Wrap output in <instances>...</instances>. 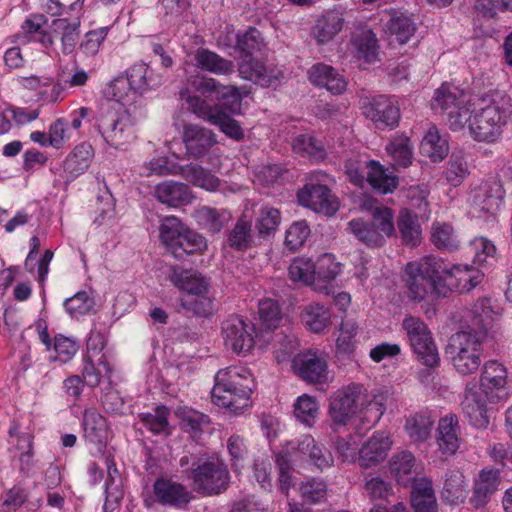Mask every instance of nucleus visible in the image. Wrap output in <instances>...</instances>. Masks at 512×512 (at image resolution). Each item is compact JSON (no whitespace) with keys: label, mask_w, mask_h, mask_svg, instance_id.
<instances>
[{"label":"nucleus","mask_w":512,"mask_h":512,"mask_svg":"<svg viewBox=\"0 0 512 512\" xmlns=\"http://www.w3.org/2000/svg\"><path fill=\"white\" fill-rule=\"evenodd\" d=\"M387 30L400 44L407 43L414 36L417 26L415 21L403 13L394 14L386 24Z\"/></svg>","instance_id":"nucleus-52"},{"label":"nucleus","mask_w":512,"mask_h":512,"mask_svg":"<svg viewBox=\"0 0 512 512\" xmlns=\"http://www.w3.org/2000/svg\"><path fill=\"white\" fill-rule=\"evenodd\" d=\"M46 25L47 19L43 15H34V42L49 48L53 44V34H59L63 53H72L79 39L80 20L69 21L66 18H60L54 19L48 29L45 28Z\"/></svg>","instance_id":"nucleus-8"},{"label":"nucleus","mask_w":512,"mask_h":512,"mask_svg":"<svg viewBox=\"0 0 512 512\" xmlns=\"http://www.w3.org/2000/svg\"><path fill=\"white\" fill-rule=\"evenodd\" d=\"M195 218L203 229L213 234L220 232L228 220L224 212L207 206L199 208L195 213Z\"/></svg>","instance_id":"nucleus-56"},{"label":"nucleus","mask_w":512,"mask_h":512,"mask_svg":"<svg viewBox=\"0 0 512 512\" xmlns=\"http://www.w3.org/2000/svg\"><path fill=\"white\" fill-rule=\"evenodd\" d=\"M297 198L302 206L326 216L334 215L339 209L337 198L332 194L328 186L324 184L306 183L298 191Z\"/></svg>","instance_id":"nucleus-16"},{"label":"nucleus","mask_w":512,"mask_h":512,"mask_svg":"<svg viewBox=\"0 0 512 512\" xmlns=\"http://www.w3.org/2000/svg\"><path fill=\"white\" fill-rule=\"evenodd\" d=\"M154 196L170 207H180L191 203L193 194L190 187L182 182L165 181L156 185Z\"/></svg>","instance_id":"nucleus-26"},{"label":"nucleus","mask_w":512,"mask_h":512,"mask_svg":"<svg viewBox=\"0 0 512 512\" xmlns=\"http://www.w3.org/2000/svg\"><path fill=\"white\" fill-rule=\"evenodd\" d=\"M254 388V379L247 368L230 366L216 373L211 400L216 406L238 414L250 405Z\"/></svg>","instance_id":"nucleus-2"},{"label":"nucleus","mask_w":512,"mask_h":512,"mask_svg":"<svg viewBox=\"0 0 512 512\" xmlns=\"http://www.w3.org/2000/svg\"><path fill=\"white\" fill-rule=\"evenodd\" d=\"M264 47V40L260 31L255 27H249L244 32H238L236 35L235 50L239 58L251 57L255 52L261 51Z\"/></svg>","instance_id":"nucleus-49"},{"label":"nucleus","mask_w":512,"mask_h":512,"mask_svg":"<svg viewBox=\"0 0 512 512\" xmlns=\"http://www.w3.org/2000/svg\"><path fill=\"white\" fill-rule=\"evenodd\" d=\"M344 19L337 11H328L321 16L314 28L313 34L318 44L330 42L342 29Z\"/></svg>","instance_id":"nucleus-39"},{"label":"nucleus","mask_w":512,"mask_h":512,"mask_svg":"<svg viewBox=\"0 0 512 512\" xmlns=\"http://www.w3.org/2000/svg\"><path fill=\"white\" fill-rule=\"evenodd\" d=\"M433 424L429 411H419L407 417L405 431L412 442L420 443L429 438Z\"/></svg>","instance_id":"nucleus-42"},{"label":"nucleus","mask_w":512,"mask_h":512,"mask_svg":"<svg viewBox=\"0 0 512 512\" xmlns=\"http://www.w3.org/2000/svg\"><path fill=\"white\" fill-rule=\"evenodd\" d=\"M466 496L467 491L464 475L459 470L447 471L441 491L442 499L451 505H457L464 502Z\"/></svg>","instance_id":"nucleus-41"},{"label":"nucleus","mask_w":512,"mask_h":512,"mask_svg":"<svg viewBox=\"0 0 512 512\" xmlns=\"http://www.w3.org/2000/svg\"><path fill=\"white\" fill-rule=\"evenodd\" d=\"M293 150L314 160H323L326 157V150L322 141L310 134L297 136L293 141Z\"/></svg>","instance_id":"nucleus-55"},{"label":"nucleus","mask_w":512,"mask_h":512,"mask_svg":"<svg viewBox=\"0 0 512 512\" xmlns=\"http://www.w3.org/2000/svg\"><path fill=\"white\" fill-rule=\"evenodd\" d=\"M411 505L414 512H438V504L431 481L421 478L414 482L411 490Z\"/></svg>","instance_id":"nucleus-38"},{"label":"nucleus","mask_w":512,"mask_h":512,"mask_svg":"<svg viewBox=\"0 0 512 512\" xmlns=\"http://www.w3.org/2000/svg\"><path fill=\"white\" fill-rule=\"evenodd\" d=\"M105 462L107 466V478L105 481L104 510L111 512L120 503L123 493L118 486H114L116 479L120 477L114 458L109 455L106 457Z\"/></svg>","instance_id":"nucleus-46"},{"label":"nucleus","mask_w":512,"mask_h":512,"mask_svg":"<svg viewBox=\"0 0 512 512\" xmlns=\"http://www.w3.org/2000/svg\"><path fill=\"white\" fill-rule=\"evenodd\" d=\"M391 447L388 436L375 432L373 436L359 449L358 462L363 468H370L384 461Z\"/></svg>","instance_id":"nucleus-24"},{"label":"nucleus","mask_w":512,"mask_h":512,"mask_svg":"<svg viewBox=\"0 0 512 512\" xmlns=\"http://www.w3.org/2000/svg\"><path fill=\"white\" fill-rule=\"evenodd\" d=\"M180 98L185 100L188 109L198 118L212 123L216 114L221 110L219 105H210L205 99L197 95H190L188 89L180 91Z\"/></svg>","instance_id":"nucleus-53"},{"label":"nucleus","mask_w":512,"mask_h":512,"mask_svg":"<svg viewBox=\"0 0 512 512\" xmlns=\"http://www.w3.org/2000/svg\"><path fill=\"white\" fill-rule=\"evenodd\" d=\"M364 489L374 506L370 512H407L405 505L401 502L391 506V498L394 497L393 488L390 482L380 476H374L365 480Z\"/></svg>","instance_id":"nucleus-18"},{"label":"nucleus","mask_w":512,"mask_h":512,"mask_svg":"<svg viewBox=\"0 0 512 512\" xmlns=\"http://www.w3.org/2000/svg\"><path fill=\"white\" fill-rule=\"evenodd\" d=\"M397 229L404 245L416 247L422 239V228L419 217L413 211L404 208L397 217Z\"/></svg>","instance_id":"nucleus-33"},{"label":"nucleus","mask_w":512,"mask_h":512,"mask_svg":"<svg viewBox=\"0 0 512 512\" xmlns=\"http://www.w3.org/2000/svg\"><path fill=\"white\" fill-rule=\"evenodd\" d=\"M300 319L309 331L320 334L331 325V312L322 304L310 303L302 308Z\"/></svg>","instance_id":"nucleus-37"},{"label":"nucleus","mask_w":512,"mask_h":512,"mask_svg":"<svg viewBox=\"0 0 512 512\" xmlns=\"http://www.w3.org/2000/svg\"><path fill=\"white\" fill-rule=\"evenodd\" d=\"M351 42L359 59H363L367 63H374L377 60L378 41L372 30L365 29L356 33Z\"/></svg>","instance_id":"nucleus-45"},{"label":"nucleus","mask_w":512,"mask_h":512,"mask_svg":"<svg viewBox=\"0 0 512 512\" xmlns=\"http://www.w3.org/2000/svg\"><path fill=\"white\" fill-rule=\"evenodd\" d=\"M389 468L396 481L403 486L411 485L413 488L414 482L421 480L417 479L416 459L409 451L395 454L389 462Z\"/></svg>","instance_id":"nucleus-30"},{"label":"nucleus","mask_w":512,"mask_h":512,"mask_svg":"<svg viewBox=\"0 0 512 512\" xmlns=\"http://www.w3.org/2000/svg\"><path fill=\"white\" fill-rule=\"evenodd\" d=\"M66 132L67 122L64 119H57L51 124L48 134L39 131L34 132V142L42 146H52L60 149L68 138Z\"/></svg>","instance_id":"nucleus-54"},{"label":"nucleus","mask_w":512,"mask_h":512,"mask_svg":"<svg viewBox=\"0 0 512 512\" xmlns=\"http://www.w3.org/2000/svg\"><path fill=\"white\" fill-rule=\"evenodd\" d=\"M443 269V259L433 255L409 262L405 267V284L409 299L421 302L428 295L429 289L437 295V286L441 284L440 273L444 272Z\"/></svg>","instance_id":"nucleus-6"},{"label":"nucleus","mask_w":512,"mask_h":512,"mask_svg":"<svg viewBox=\"0 0 512 512\" xmlns=\"http://www.w3.org/2000/svg\"><path fill=\"white\" fill-rule=\"evenodd\" d=\"M462 410L470 423L476 428H486L489 424L486 402L474 388H466L461 402Z\"/></svg>","instance_id":"nucleus-31"},{"label":"nucleus","mask_w":512,"mask_h":512,"mask_svg":"<svg viewBox=\"0 0 512 512\" xmlns=\"http://www.w3.org/2000/svg\"><path fill=\"white\" fill-rule=\"evenodd\" d=\"M363 114L371 120L376 128L394 129L401 117L398 101L393 96L377 95L372 97L362 107Z\"/></svg>","instance_id":"nucleus-14"},{"label":"nucleus","mask_w":512,"mask_h":512,"mask_svg":"<svg viewBox=\"0 0 512 512\" xmlns=\"http://www.w3.org/2000/svg\"><path fill=\"white\" fill-rule=\"evenodd\" d=\"M422 151L434 162L444 159L449 151L448 141L439 134L436 127H431L421 142Z\"/></svg>","instance_id":"nucleus-48"},{"label":"nucleus","mask_w":512,"mask_h":512,"mask_svg":"<svg viewBox=\"0 0 512 512\" xmlns=\"http://www.w3.org/2000/svg\"><path fill=\"white\" fill-rule=\"evenodd\" d=\"M93 157L94 149L91 144L83 142L77 145L64 161V172L70 179H75L88 169Z\"/></svg>","instance_id":"nucleus-35"},{"label":"nucleus","mask_w":512,"mask_h":512,"mask_svg":"<svg viewBox=\"0 0 512 512\" xmlns=\"http://www.w3.org/2000/svg\"><path fill=\"white\" fill-rule=\"evenodd\" d=\"M470 174L467 161L461 152L452 153L445 171L446 180L454 187L459 186Z\"/></svg>","instance_id":"nucleus-59"},{"label":"nucleus","mask_w":512,"mask_h":512,"mask_svg":"<svg viewBox=\"0 0 512 512\" xmlns=\"http://www.w3.org/2000/svg\"><path fill=\"white\" fill-rule=\"evenodd\" d=\"M259 318L267 329L279 327L283 314L276 300L264 299L259 302Z\"/></svg>","instance_id":"nucleus-63"},{"label":"nucleus","mask_w":512,"mask_h":512,"mask_svg":"<svg viewBox=\"0 0 512 512\" xmlns=\"http://www.w3.org/2000/svg\"><path fill=\"white\" fill-rule=\"evenodd\" d=\"M505 123V117L492 95H488L480 100L479 108L474 111L469 129L476 141L494 142L500 137Z\"/></svg>","instance_id":"nucleus-9"},{"label":"nucleus","mask_w":512,"mask_h":512,"mask_svg":"<svg viewBox=\"0 0 512 512\" xmlns=\"http://www.w3.org/2000/svg\"><path fill=\"white\" fill-rule=\"evenodd\" d=\"M170 410L159 405L155 408V413H142L139 415L142 424L154 434L165 433L168 430V417Z\"/></svg>","instance_id":"nucleus-61"},{"label":"nucleus","mask_w":512,"mask_h":512,"mask_svg":"<svg viewBox=\"0 0 512 512\" xmlns=\"http://www.w3.org/2000/svg\"><path fill=\"white\" fill-rule=\"evenodd\" d=\"M462 104H468L467 94L464 90L450 84H442L434 92L431 108L436 113L447 114Z\"/></svg>","instance_id":"nucleus-29"},{"label":"nucleus","mask_w":512,"mask_h":512,"mask_svg":"<svg viewBox=\"0 0 512 512\" xmlns=\"http://www.w3.org/2000/svg\"><path fill=\"white\" fill-rule=\"evenodd\" d=\"M130 81V88L134 93L142 94L150 89L161 85L162 77L153 73L152 69L144 62L132 65L127 76Z\"/></svg>","instance_id":"nucleus-34"},{"label":"nucleus","mask_w":512,"mask_h":512,"mask_svg":"<svg viewBox=\"0 0 512 512\" xmlns=\"http://www.w3.org/2000/svg\"><path fill=\"white\" fill-rule=\"evenodd\" d=\"M82 426L85 440L97 446L101 451L106 446L108 439L106 418L94 408H88L84 410Z\"/></svg>","instance_id":"nucleus-23"},{"label":"nucleus","mask_w":512,"mask_h":512,"mask_svg":"<svg viewBox=\"0 0 512 512\" xmlns=\"http://www.w3.org/2000/svg\"><path fill=\"white\" fill-rule=\"evenodd\" d=\"M179 465L193 490L202 496H217L229 487L231 477L228 466L218 457L208 454L184 455Z\"/></svg>","instance_id":"nucleus-1"},{"label":"nucleus","mask_w":512,"mask_h":512,"mask_svg":"<svg viewBox=\"0 0 512 512\" xmlns=\"http://www.w3.org/2000/svg\"><path fill=\"white\" fill-rule=\"evenodd\" d=\"M168 279L175 287L189 295L209 294V278L195 269H184L179 265L171 266Z\"/></svg>","instance_id":"nucleus-20"},{"label":"nucleus","mask_w":512,"mask_h":512,"mask_svg":"<svg viewBox=\"0 0 512 512\" xmlns=\"http://www.w3.org/2000/svg\"><path fill=\"white\" fill-rule=\"evenodd\" d=\"M101 367H103L105 371V376L110 377L112 367L104 355L99 358L97 365L92 361L90 356L83 357L82 375L80 377L87 386L94 388L101 383L103 377Z\"/></svg>","instance_id":"nucleus-51"},{"label":"nucleus","mask_w":512,"mask_h":512,"mask_svg":"<svg viewBox=\"0 0 512 512\" xmlns=\"http://www.w3.org/2000/svg\"><path fill=\"white\" fill-rule=\"evenodd\" d=\"M444 272L440 273L441 284L437 286V295L447 297L452 291L468 293L483 280L484 274L474 267L448 265L444 262Z\"/></svg>","instance_id":"nucleus-12"},{"label":"nucleus","mask_w":512,"mask_h":512,"mask_svg":"<svg viewBox=\"0 0 512 512\" xmlns=\"http://www.w3.org/2000/svg\"><path fill=\"white\" fill-rule=\"evenodd\" d=\"M487 337L485 328L468 326L452 334L445 348L451 365L462 376L476 373L482 364L483 342Z\"/></svg>","instance_id":"nucleus-3"},{"label":"nucleus","mask_w":512,"mask_h":512,"mask_svg":"<svg viewBox=\"0 0 512 512\" xmlns=\"http://www.w3.org/2000/svg\"><path fill=\"white\" fill-rule=\"evenodd\" d=\"M357 323L352 319L342 320L339 336L336 339L337 351L342 354H351L356 347Z\"/></svg>","instance_id":"nucleus-58"},{"label":"nucleus","mask_w":512,"mask_h":512,"mask_svg":"<svg viewBox=\"0 0 512 512\" xmlns=\"http://www.w3.org/2000/svg\"><path fill=\"white\" fill-rule=\"evenodd\" d=\"M499 485V471L496 469H483L475 481L472 495L469 499L470 504L475 509L483 508L496 492Z\"/></svg>","instance_id":"nucleus-27"},{"label":"nucleus","mask_w":512,"mask_h":512,"mask_svg":"<svg viewBox=\"0 0 512 512\" xmlns=\"http://www.w3.org/2000/svg\"><path fill=\"white\" fill-rule=\"evenodd\" d=\"M292 370L302 381L308 384H324L328 382L329 370L324 353L318 350H307L298 353L292 360Z\"/></svg>","instance_id":"nucleus-13"},{"label":"nucleus","mask_w":512,"mask_h":512,"mask_svg":"<svg viewBox=\"0 0 512 512\" xmlns=\"http://www.w3.org/2000/svg\"><path fill=\"white\" fill-rule=\"evenodd\" d=\"M319 406L317 400L307 394H303L298 397L294 404V415L295 417L305 424L306 426H312L318 415Z\"/></svg>","instance_id":"nucleus-60"},{"label":"nucleus","mask_w":512,"mask_h":512,"mask_svg":"<svg viewBox=\"0 0 512 512\" xmlns=\"http://www.w3.org/2000/svg\"><path fill=\"white\" fill-rule=\"evenodd\" d=\"M182 139L187 156L195 160L203 158L217 143L213 131L191 123L184 125Z\"/></svg>","instance_id":"nucleus-19"},{"label":"nucleus","mask_w":512,"mask_h":512,"mask_svg":"<svg viewBox=\"0 0 512 512\" xmlns=\"http://www.w3.org/2000/svg\"><path fill=\"white\" fill-rule=\"evenodd\" d=\"M459 425L458 418L454 414L442 417L438 423L437 444L443 455H453L459 448Z\"/></svg>","instance_id":"nucleus-28"},{"label":"nucleus","mask_w":512,"mask_h":512,"mask_svg":"<svg viewBox=\"0 0 512 512\" xmlns=\"http://www.w3.org/2000/svg\"><path fill=\"white\" fill-rule=\"evenodd\" d=\"M364 206L371 212V221L352 219L348 222L347 230L366 246L380 247L384 245L386 237L395 234L393 211L372 198L364 201Z\"/></svg>","instance_id":"nucleus-4"},{"label":"nucleus","mask_w":512,"mask_h":512,"mask_svg":"<svg viewBox=\"0 0 512 512\" xmlns=\"http://www.w3.org/2000/svg\"><path fill=\"white\" fill-rule=\"evenodd\" d=\"M402 327L417 359L427 367L438 366V351L426 323L419 317L408 315L403 319Z\"/></svg>","instance_id":"nucleus-10"},{"label":"nucleus","mask_w":512,"mask_h":512,"mask_svg":"<svg viewBox=\"0 0 512 512\" xmlns=\"http://www.w3.org/2000/svg\"><path fill=\"white\" fill-rule=\"evenodd\" d=\"M159 237L166 250L177 260H184L187 256L201 253L207 248L206 239L175 216L163 218Z\"/></svg>","instance_id":"nucleus-5"},{"label":"nucleus","mask_w":512,"mask_h":512,"mask_svg":"<svg viewBox=\"0 0 512 512\" xmlns=\"http://www.w3.org/2000/svg\"><path fill=\"white\" fill-rule=\"evenodd\" d=\"M258 234L255 235L252 230V223L241 217L228 235L227 242L229 246L238 251H245L258 244Z\"/></svg>","instance_id":"nucleus-40"},{"label":"nucleus","mask_w":512,"mask_h":512,"mask_svg":"<svg viewBox=\"0 0 512 512\" xmlns=\"http://www.w3.org/2000/svg\"><path fill=\"white\" fill-rule=\"evenodd\" d=\"M363 385L352 383L330 398L328 414L334 426H345L358 413L364 404Z\"/></svg>","instance_id":"nucleus-11"},{"label":"nucleus","mask_w":512,"mask_h":512,"mask_svg":"<svg viewBox=\"0 0 512 512\" xmlns=\"http://www.w3.org/2000/svg\"><path fill=\"white\" fill-rule=\"evenodd\" d=\"M175 415L179 419L181 428L194 435L202 433L204 427L210 424V417L207 414L187 406L178 407Z\"/></svg>","instance_id":"nucleus-47"},{"label":"nucleus","mask_w":512,"mask_h":512,"mask_svg":"<svg viewBox=\"0 0 512 512\" xmlns=\"http://www.w3.org/2000/svg\"><path fill=\"white\" fill-rule=\"evenodd\" d=\"M297 450L303 456L308 457L311 464L319 470L330 468L334 463L332 453L324 446L318 444L310 435H305L298 442Z\"/></svg>","instance_id":"nucleus-36"},{"label":"nucleus","mask_w":512,"mask_h":512,"mask_svg":"<svg viewBox=\"0 0 512 512\" xmlns=\"http://www.w3.org/2000/svg\"><path fill=\"white\" fill-rule=\"evenodd\" d=\"M138 111L125 108L115 113H102L97 122V129L105 142L115 149H126L136 138Z\"/></svg>","instance_id":"nucleus-7"},{"label":"nucleus","mask_w":512,"mask_h":512,"mask_svg":"<svg viewBox=\"0 0 512 512\" xmlns=\"http://www.w3.org/2000/svg\"><path fill=\"white\" fill-rule=\"evenodd\" d=\"M196 298H181L180 306L197 317H208L213 312V299L209 294L195 295Z\"/></svg>","instance_id":"nucleus-64"},{"label":"nucleus","mask_w":512,"mask_h":512,"mask_svg":"<svg viewBox=\"0 0 512 512\" xmlns=\"http://www.w3.org/2000/svg\"><path fill=\"white\" fill-rule=\"evenodd\" d=\"M366 182L374 191L385 195L397 188L398 177L389 172L388 168L379 161L369 160Z\"/></svg>","instance_id":"nucleus-32"},{"label":"nucleus","mask_w":512,"mask_h":512,"mask_svg":"<svg viewBox=\"0 0 512 512\" xmlns=\"http://www.w3.org/2000/svg\"><path fill=\"white\" fill-rule=\"evenodd\" d=\"M507 369L497 360L484 363L480 376V388L491 402H497L507 396Z\"/></svg>","instance_id":"nucleus-17"},{"label":"nucleus","mask_w":512,"mask_h":512,"mask_svg":"<svg viewBox=\"0 0 512 512\" xmlns=\"http://www.w3.org/2000/svg\"><path fill=\"white\" fill-rule=\"evenodd\" d=\"M431 242L440 251L453 252L460 247V239L454 227L446 222H434L431 227Z\"/></svg>","instance_id":"nucleus-43"},{"label":"nucleus","mask_w":512,"mask_h":512,"mask_svg":"<svg viewBox=\"0 0 512 512\" xmlns=\"http://www.w3.org/2000/svg\"><path fill=\"white\" fill-rule=\"evenodd\" d=\"M472 203L484 212H492L504 198V190L499 180L489 178L471 192Z\"/></svg>","instance_id":"nucleus-22"},{"label":"nucleus","mask_w":512,"mask_h":512,"mask_svg":"<svg viewBox=\"0 0 512 512\" xmlns=\"http://www.w3.org/2000/svg\"><path fill=\"white\" fill-rule=\"evenodd\" d=\"M281 223L280 211L270 206L261 208L259 217L256 221L255 228L258 238L263 239L274 233Z\"/></svg>","instance_id":"nucleus-57"},{"label":"nucleus","mask_w":512,"mask_h":512,"mask_svg":"<svg viewBox=\"0 0 512 512\" xmlns=\"http://www.w3.org/2000/svg\"><path fill=\"white\" fill-rule=\"evenodd\" d=\"M216 97L221 101V104L218 105L223 111L230 114H239L241 112L242 96L237 86L221 84Z\"/></svg>","instance_id":"nucleus-62"},{"label":"nucleus","mask_w":512,"mask_h":512,"mask_svg":"<svg viewBox=\"0 0 512 512\" xmlns=\"http://www.w3.org/2000/svg\"><path fill=\"white\" fill-rule=\"evenodd\" d=\"M386 151L393 161V166L406 168L412 163L413 145L406 136L395 137L387 146Z\"/></svg>","instance_id":"nucleus-50"},{"label":"nucleus","mask_w":512,"mask_h":512,"mask_svg":"<svg viewBox=\"0 0 512 512\" xmlns=\"http://www.w3.org/2000/svg\"><path fill=\"white\" fill-rule=\"evenodd\" d=\"M194 62L198 69L214 75L229 76L235 73L233 61L220 56L208 48H198L194 53Z\"/></svg>","instance_id":"nucleus-25"},{"label":"nucleus","mask_w":512,"mask_h":512,"mask_svg":"<svg viewBox=\"0 0 512 512\" xmlns=\"http://www.w3.org/2000/svg\"><path fill=\"white\" fill-rule=\"evenodd\" d=\"M153 492L162 505L183 508L192 500V492L181 483L168 478H158L153 484Z\"/></svg>","instance_id":"nucleus-21"},{"label":"nucleus","mask_w":512,"mask_h":512,"mask_svg":"<svg viewBox=\"0 0 512 512\" xmlns=\"http://www.w3.org/2000/svg\"><path fill=\"white\" fill-rule=\"evenodd\" d=\"M238 72L243 79L253 81L263 87L270 86L273 80V76L269 74L264 63L254 56L241 58L238 63Z\"/></svg>","instance_id":"nucleus-44"},{"label":"nucleus","mask_w":512,"mask_h":512,"mask_svg":"<svg viewBox=\"0 0 512 512\" xmlns=\"http://www.w3.org/2000/svg\"><path fill=\"white\" fill-rule=\"evenodd\" d=\"M255 327L237 315H230L221 324V335L226 347L237 354H245L254 346Z\"/></svg>","instance_id":"nucleus-15"}]
</instances>
